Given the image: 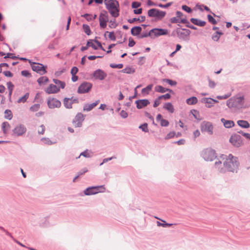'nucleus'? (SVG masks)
<instances>
[{"instance_id": "1", "label": "nucleus", "mask_w": 250, "mask_h": 250, "mask_svg": "<svg viewBox=\"0 0 250 250\" xmlns=\"http://www.w3.org/2000/svg\"><path fill=\"white\" fill-rule=\"evenodd\" d=\"M220 158L224 159L225 161L223 163V166L225 171L227 170L231 172H237L239 166V162L238 158L233 156L231 154H229L228 156L222 155Z\"/></svg>"}, {"instance_id": "2", "label": "nucleus", "mask_w": 250, "mask_h": 250, "mask_svg": "<svg viewBox=\"0 0 250 250\" xmlns=\"http://www.w3.org/2000/svg\"><path fill=\"white\" fill-rule=\"evenodd\" d=\"M104 4L112 17L116 18L119 15V3L116 0H104Z\"/></svg>"}, {"instance_id": "3", "label": "nucleus", "mask_w": 250, "mask_h": 250, "mask_svg": "<svg viewBox=\"0 0 250 250\" xmlns=\"http://www.w3.org/2000/svg\"><path fill=\"white\" fill-rule=\"evenodd\" d=\"M202 156L207 161H212L217 157L215 151L211 148H207L204 150Z\"/></svg>"}, {"instance_id": "4", "label": "nucleus", "mask_w": 250, "mask_h": 250, "mask_svg": "<svg viewBox=\"0 0 250 250\" xmlns=\"http://www.w3.org/2000/svg\"><path fill=\"white\" fill-rule=\"evenodd\" d=\"M29 63L30 64L32 69L34 71H35L41 75L45 74L47 71L46 68L47 66H44L43 64L31 62L29 60Z\"/></svg>"}, {"instance_id": "5", "label": "nucleus", "mask_w": 250, "mask_h": 250, "mask_svg": "<svg viewBox=\"0 0 250 250\" xmlns=\"http://www.w3.org/2000/svg\"><path fill=\"white\" fill-rule=\"evenodd\" d=\"M105 189L103 186L92 187L86 188L84 191V193L86 195H93L99 192H103L105 191Z\"/></svg>"}, {"instance_id": "6", "label": "nucleus", "mask_w": 250, "mask_h": 250, "mask_svg": "<svg viewBox=\"0 0 250 250\" xmlns=\"http://www.w3.org/2000/svg\"><path fill=\"white\" fill-rule=\"evenodd\" d=\"M148 16L150 17H154L157 20H161L166 15V12L157 9H151L148 11Z\"/></svg>"}, {"instance_id": "7", "label": "nucleus", "mask_w": 250, "mask_h": 250, "mask_svg": "<svg viewBox=\"0 0 250 250\" xmlns=\"http://www.w3.org/2000/svg\"><path fill=\"white\" fill-rule=\"evenodd\" d=\"M27 129L25 126L22 124L17 125L13 130V135L16 136H22L25 133Z\"/></svg>"}, {"instance_id": "8", "label": "nucleus", "mask_w": 250, "mask_h": 250, "mask_svg": "<svg viewBox=\"0 0 250 250\" xmlns=\"http://www.w3.org/2000/svg\"><path fill=\"white\" fill-rule=\"evenodd\" d=\"M229 141L235 147H239L243 144L242 137L238 134L232 135L229 139Z\"/></svg>"}, {"instance_id": "9", "label": "nucleus", "mask_w": 250, "mask_h": 250, "mask_svg": "<svg viewBox=\"0 0 250 250\" xmlns=\"http://www.w3.org/2000/svg\"><path fill=\"white\" fill-rule=\"evenodd\" d=\"M168 32L167 29L161 28H154L149 32V36L158 37L162 35H166Z\"/></svg>"}, {"instance_id": "10", "label": "nucleus", "mask_w": 250, "mask_h": 250, "mask_svg": "<svg viewBox=\"0 0 250 250\" xmlns=\"http://www.w3.org/2000/svg\"><path fill=\"white\" fill-rule=\"evenodd\" d=\"M108 21V16L107 13L106 11L101 13L99 16V22L101 28H105Z\"/></svg>"}, {"instance_id": "11", "label": "nucleus", "mask_w": 250, "mask_h": 250, "mask_svg": "<svg viewBox=\"0 0 250 250\" xmlns=\"http://www.w3.org/2000/svg\"><path fill=\"white\" fill-rule=\"evenodd\" d=\"M92 84L90 83L84 82L79 87L78 92L79 93H85L89 92L92 88Z\"/></svg>"}, {"instance_id": "12", "label": "nucleus", "mask_w": 250, "mask_h": 250, "mask_svg": "<svg viewBox=\"0 0 250 250\" xmlns=\"http://www.w3.org/2000/svg\"><path fill=\"white\" fill-rule=\"evenodd\" d=\"M213 127L212 124L208 122H204L201 125V130L202 132H208L209 134L213 133Z\"/></svg>"}, {"instance_id": "13", "label": "nucleus", "mask_w": 250, "mask_h": 250, "mask_svg": "<svg viewBox=\"0 0 250 250\" xmlns=\"http://www.w3.org/2000/svg\"><path fill=\"white\" fill-rule=\"evenodd\" d=\"M93 77L96 80H103L107 76L106 73L101 69H97L95 70L93 74Z\"/></svg>"}, {"instance_id": "14", "label": "nucleus", "mask_w": 250, "mask_h": 250, "mask_svg": "<svg viewBox=\"0 0 250 250\" xmlns=\"http://www.w3.org/2000/svg\"><path fill=\"white\" fill-rule=\"evenodd\" d=\"M47 104L50 108H58L61 105V102L55 98H49L48 100Z\"/></svg>"}, {"instance_id": "15", "label": "nucleus", "mask_w": 250, "mask_h": 250, "mask_svg": "<svg viewBox=\"0 0 250 250\" xmlns=\"http://www.w3.org/2000/svg\"><path fill=\"white\" fill-rule=\"evenodd\" d=\"M45 91L48 94L56 93L60 91V87L56 85L50 84Z\"/></svg>"}, {"instance_id": "16", "label": "nucleus", "mask_w": 250, "mask_h": 250, "mask_svg": "<svg viewBox=\"0 0 250 250\" xmlns=\"http://www.w3.org/2000/svg\"><path fill=\"white\" fill-rule=\"evenodd\" d=\"M83 114L79 113L77 114L73 121V124L75 126H79L81 125V123L83 121Z\"/></svg>"}, {"instance_id": "17", "label": "nucleus", "mask_w": 250, "mask_h": 250, "mask_svg": "<svg viewBox=\"0 0 250 250\" xmlns=\"http://www.w3.org/2000/svg\"><path fill=\"white\" fill-rule=\"evenodd\" d=\"M149 103V101L146 99L140 100L136 101L137 108L138 109H141L147 106Z\"/></svg>"}, {"instance_id": "18", "label": "nucleus", "mask_w": 250, "mask_h": 250, "mask_svg": "<svg viewBox=\"0 0 250 250\" xmlns=\"http://www.w3.org/2000/svg\"><path fill=\"white\" fill-rule=\"evenodd\" d=\"M74 102L78 103L77 100H73L72 99L65 98L63 101V104L65 107L67 108H71L72 104Z\"/></svg>"}, {"instance_id": "19", "label": "nucleus", "mask_w": 250, "mask_h": 250, "mask_svg": "<svg viewBox=\"0 0 250 250\" xmlns=\"http://www.w3.org/2000/svg\"><path fill=\"white\" fill-rule=\"evenodd\" d=\"M202 102L206 104V106L208 107H210L213 105V104L217 102V101L213 100L212 98H204L202 99Z\"/></svg>"}, {"instance_id": "20", "label": "nucleus", "mask_w": 250, "mask_h": 250, "mask_svg": "<svg viewBox=\"0 0 250 250\" xmlns=\"http://www.w3.org/2000/svg\"><path fill=\"white\" fill-rule=\"evenodd\" d=\"M156 120L158 122H160L161 126H167L169 125L168 121L164 119L162 116L160 114L157 115L156 117Z\"/></svg>"}, {"instance_id": "21", "label": "nucleus", "mask_w": 250, "mask_h": 250, "mask_svg": "<svg viewBox=\"0 0 250 250\" xmlns=\"http://www.w3.org/2000/svg\"><path fill=\"white\" fill-rule=\"evenodd\" d=\"M99 103V100H97L95 103L91 104H86L83 106V110L89 111L92 110Z\"/></svg>"}, {"instance_id": "22", "label": "nucleus", "mask_w": 250, "mask_h": 250, "mask_svg": "<svg viewBox=\"0 0 250 250\" xmlns=\"http://www.w3.org/2000/svg\"><path fill=\"white\" fill-rule=\"evenodd\" d=\"M221 122L226 128H230L234 125V123L231 120H226L225 119L222 118L221 119Z\"/></svg>"}, {"instance_id": "23", "label": "nucleus", "mask_w": 250, "mask_h": 250, "mask_svg": "<svg viewBox=\"0 0 250 250\" xmlns=\"http://www.w3.org/2000/svg\"><path fill=\"white\" fill-rule=\"evenodd\" d=\"M191 22L195 25L202 27L206 25V21L200 20L197 19L191 18L190 19Z\"/></svg>"}, {"instance_id": "24", "label": "nucleus", "mask_w": 250, "mask_h": 250, "mask_svg": "<svg viewBox=\"0 0 250 250\" xmlns=\"http://www.w3.org/2000/svg\"><path fill=\"white\" fill-rule=\"evenodd\" d=\"M10 125L8 122H3L1 125V129L2 130L3 134L5 135H7L9 129H10Z\"/></svg>"}, {"instance_id": "25", "label": "nucleus", "mask_w": 250, "mask_h": 250, "mask_svg": "<svg viewBox=\"0 0 250 250\" xmlns=\"http://www.w3.org/2000/svg\"><path fill=\"white\" fill-rule=\"evenodd\" d=\"M163 107L170 113H173L174 112L173 105L170 103H167L165 104Z\"/></svg>"}, {"instance_id": "26", "label": "nucleus", "mask_w": 250, "mask_h": 250, "mask_svg": "<svg viewBox=\"0 0 250 250\" xmlns=\"http://www.w3.org/2000/svg\"><path fill=\"white\" fill-rule=\"evenodd\" d=\"M153 87V84H150L148 85L146 87L142 89L141 93L143 96H146L149 94Z\"/></svg>"}, {"instance_id": "27", "label": "nucleus", "mask_w": 250, "mask_h": 250, "mask_svg": "<svg viewBox=\"0 0 250 250\" xmlns=\"http://www.w3.org/2000/svg\"><path fill=\"white\" fill-rule=\"evenodd\" d=\"M214 166L215 168L217 169L220 172L223 173L225 172V168L222 167L223 165L221 161L218 160L216 161L214 164Z\"/></svg>"}, {"instance_id": "28", "label": "nucleus", "mask_w": 250, "mask_h": 250, "mask_svg": "<svg viewBox=\"0 0 250 250\" xmlns=\"http://www.w3.org/2000/svg\"><path fill=\"white\" fill-rule=\"evenodd\" d=\"M142 28L140 26H135L131 30V34L133 36H137L140 34Z\"/></svg>"}, {"instance_id": "29", "label": "nucleus", "mask_w": 250, "mask_h": 250, "mask_svg": "<svg viewBox=\"0 0 250 250\" xmlns=\"http://www.w3.org/2000/svg\"><path fill=\"white\" fill-rule=\"evenodd\" d=\"M237 124L241 127L244 128H248L250 127L249 123L245 120H239L237 121Z\"/></svg>"}, {"instance_id": "30", "label": "nucleus", "mask_w": 250, "mask_h": 250, "mask_svg": "<svg viewBox=\"0 0 250 250\" xmlns=\"http://www.w3.org/2000/svg\"><path fill=\"white\" fill-rule=\"evenodd\" d=\"M176 15L178 18H179L181 19L180 22L182 23H188V21L186 19V18L185 17H183V14L180 12V11H177L176 12Z\"/></svg>"}, {"instance_id": "31", "label": "nucleus", "mask_w": 250, "mask_h": 250, "mask_svg": "<svg viewBox=\"0 0 250 250\" xmlns=\"http://www.w3.org/2000/svg\"><path fill=\"white\" fill-rule=\"evenodd\" d=\"M198 102V100L195 97H192L187 100V103L189 105H193L196 104Z\"/></svg>"}, {"instance_id": "32", "label": "nucleus", "mask_w": 250, "mask_h": 250, "mask_svg": "<svg viewBox=\"0 0 250 250\" xmlns=\"http://www.w3.org/2000/svg\"><path fill=\"white\" fill-rule=\"evenodd\" d=\"M155 90L156 92H160V93H165V92H166L167 91H171V90H170L168 89H166V88L163 87V86H162L161 85H157V86H156L155 87Z\"/></svg>"}, {"instance_id": "33", "label": "nucleus", "mask_w": 250, "mask_h": 250, "mask_svg": "<svg viewBox=\"0 0 250 250\" xmlns=\"http://www.w3.org/2000/svg\"><path fill=\"white\" fill-rule=\"evenodd\" d=\"M37 82L40 85H42L47 83L48 82V79L46 76H42L39 78L38 79Z\"/></svg>"}, {"instance_id": "34", "label": "nucleus", "mask_w": 250, "mask_h": 250, "mask_svg": "<svg viewBox=\"0 0 250 250\" xmlns=\"http://www.w3.org/2000/svg\"><path fill=\"white\" fill-rule=\"evenodd\" d=\"M122 72L124 73L132 74L135 72V69L130 66H127L122 70Z\"/></svg>"}, {"instance_id": "35", "label": "nucleus", "mask_w": 250, "mask_h": 250, "mask_svg": "<svg viewBox=\"0 0 250 250\" xmlns=\"http://www.w3.org/2000/svg\"><path fill=\"white\" fill-rule=\"evenodd\" d=\"M13 115L11 110L7 109L4 112V118L8 120H11Z\"/></svg>"}, {"instance_id": "36", "label": "nucleus", "mask_w": 250, "mask_h": 250, "mask_svg": "<svg viewBox=\"0 0 250 250\" xmlns=\"http://www.w3.org/2000/svg\"><path fill=\"white\" fill-rule=\"evenodd\" d=\"M6 85L9 90V96L11 97L14 88V85L10 82L7 83Z\"/></svg>"}, {"instance_id": "37", "label": "nucleus", "mask_w": 250, "mask_h": 250, "mask_svg": "<svg viewBox=\"0 0 250 250\" xmlns=\"http://www.w3.org/2000/svg\"><path fill=\"white\" fill-rule=\"evenodd\" d=\"M83 29L84 32L87 35H90L91 34V30L89 26L87 24H83Z\"/></svg>"}, {"instance_id": "38", "label": "nucleus", "mask_w": 250, "mask_h": 250, "mask_svg": "<svg viewBox=\"0 0 250 250\" xmlns=\"http://www.w3.org/2000/svg\"><path fill=\"white\" fill-rule=\"evenodd\" d=\"M82 16L85 18L87 21H90L92 20L93 19H96V18L97 17L96 15H94V16H92V15L88 14H84V15H82Z\"/></svg>"}, {"instance_id": "39", "label": "nucleus", "mask_w": 250, "mask_h": 250, "mask_svg": "<svg viewBox=\"0 0 250 250\" xmlns=\"http://www.w3.org/2000/svg\"><path fill=\"white\" fill-rule=\"evenodd\" d=\"M53 82L56 84L59 85L60 88H64L65 86V83L64 82H62L60 80L54 79Z\"/></svg>"}, {"instance_id": "40", "label": "nucleus", "mask_w": 250, "mask_h": 250, "mask_svg": "<svg viewBox=\"0 0 250 250\" xmlns=\"http://www.w3.org/2000/svg\"><path fill=\"white\" fill-rule=\"evenodd\" d=\"M106 34H108V38L112 41H115L116 37L115 36L114 33L113 32H109L106 31L104 33V36H106Z\"/></svg>"}, {"instance_id": "41", "label": "nucleus", "mask_w": 250, "mask_h": 250, "mask_svg": "<svg viewBox=\"0 0 250 250\" xmlns=\"http://www.w3.org/2000/svg\"><path fill=\"white\" fill-rule=\"evenodd\" d=\"M87 45L88 47H92L94 50L98 49V47L93 43V40H90L88 41Z\"/></svg>"}, {"instance_id": "42", "label": "nucleus", "mask_w": 250, "mask_h": 250, "mask_svg": "<svg viewBox=\"0 0 250 250\" xmlns=\"http://www.w3.org/2000/svg\"><path fill=\"white\" fill-rule=\"evenodd\" d=\"M40 107L39 104H35L30 108V110L32 112L37 111Z\"/></svg>"}, {"instance_id": "43", "label": "nucleus", "mask_w": 250, "mask_h": 250, "mask_svg": "<svg viewBox=\"0 0 250 250\" xmlns=\"http://www.w3.org/2000/svg\"><path fill=\"white\" fill-rule=\"evenodd\" d=\"M29 94L26 93L23 96L20 98L18 100V103H24L28 98Z\"/></svg>"}, {"instance_id": "44", "label": "nucleus", "mask_w": 250, "mask_h": 250, "mask_svg": "<svg viewBox=\"0 0 250 250\" xmlns=\"http://www.w3.org/2000/svg\"><path fill=\"white\" fill-rule=\"evenodd\" d=\"M222 35V33L219 32H216V35L212 36V39L215 41H218L220 38V36Z\"/></svg>"}, {"instance_id": "45", "label": "nucleus", "mask_w": 250, "mask_h": 250, "mask_svg": "<svg viewBox=\"0 0 250 250\" xmlns=\"http://www.w3.org/2000/svg\"><path fill=\"white\" fill-rule=\"evenodd\" d=\"M45 126L43 125L40 126L38 129V133L40 134H43L45 131Z\"/></svg>"}, {"instance_id": "46", "label": "nucleus", "mask_w": 250, "mask_h": 250, "mask_svg": "<svg viewBox=\"0 0 250 250\" xmlns=\"http://www.w3.org/2000/svg\"><path fill=\"white\" fill-rule=\"evenodd\" d=\"M139 128L144 132H147L148 131V129L147 128V124L146 123L141 125L139 126Z\"/></svg>"}, {"instance_id": "47", "label": "nucleus", "mask_w": 250, "mask_h": 250, "mask_svg": "<svg viewBox=\"0 0 250 250\" xmlns=\"http://www.w3.org/2000/svg\"><path fill=\"white\" fill-rule=\"evenodd\" d=\"M110 67L113 68H119L121 69L123 67V64H114V63H111L110 64Z\"/></svg>"}, {"instance_id": "48", "label": "nucleus", "mask_w": 250, "mask_h": 250, "mask_svg": "<svg viewBox=\"0 0 250 250\" xmlns=\"http://www.w3.org/2000/svg\"><path fill=\"white\" fill-rule=\"evenodd\" d=\"M65 71H66V69L63 68L56 71L55 73V75L56 77H59V76H61L62 73L65 72Z\"/></svg>"}, {"instance_id": "49", "label": "nucleus", "mask_w": 250, "mask_h": 250, "mask_svg": "<svg viewBox=\"0 0 250 250\" xmlns=\"http://www.w3.org/2000/svg\"><path fill=\"white\" fill-rule=\"evenodd\" d=\"M175 135V132H174V131L170 132L167 135V136L165 137V139L168 140L170 138H173Z\"/></svg>"}, {"instance_id": "50", "label": "nucleus", "mask_w": 250, "mask_h": 250, "mask_svg": "<svg viewBox=\"0 0 250 250\" xmlns=\"http://www.w3.org/2000/svg\"><path fill=\"white\" fill-rule=\"evenodd\" d=\"M117 25V24L115 20H114L113 21L111 20L109 22V26L111 28H115Z\"/></svg>"}, {"instance_id": "51", "label": "nucleus", "mask_w": 250, "mask_h": 250, "mask_svg": "<svg viewBox=\"0 0 250 250\" xmlns=\"http://www.w3.org/2000/svg\"><path fill=\"white\" fill-rule=\"evenodd\" d=\"M21 74L22 76L26 77H31V74L27 70H23L21 72Z\"/></svg>"}, {"instance_id": "52", "label": "nucleus", "mask_w": 250, "mask_h": 250, "mask_svg": "<svg viewBox=\"0 0 250 250\" xmlns=\"http://www.w3.org/2000/svg\"><path fill=\"white\" fill-rule=\"evenodd\" d=\"M208 21L210 22H211V23H212L213 24H216L217 22H216V20L211 15H208Z\"/></svg>"}, {"instance_id": "53", "label": "nucleus", "mask_w": 250, "mask_h": 250, "mask_svg": "<svg viewBox=\"0 0 250 250\" xmlns=\"http://www.w3.org/2000/svg\"><path fill=\"white\" fill-rule=\"evenodd\" d=\"M163 81L171 85H175L177 83L175 81H173L169 79H164Z\"/></svg>"}, {"instance_id": "54", "label": "nucleus", "mask_w": 250, "mask_h": 250, "mask_svg": "<svg viewBox=\"0 0 250 250\" xmlns=\"http://www.w3.org/2000/svg\"><path fill=\"white\" fill-rule=\"evenodd\" d=\"M170 95L167 93V94H166L165 95H162V96H160L159 97V99H164L165 100H167V99H169L170 98Z\"/></svg>"}, {"instance_id": "55", "label": "nucleus", "mask_w": 250, "mask_h": 250, "mask_svg": "<svg viewBox=\"0 0 250 250\" xmlns=\"http://www.w3.org/2000/svg\"><path fill=\"white\" fill-rule=\"evenodd\" d=\"M182 8L183 10L188 13H191L192 12L191 8L186 5H183Z\"/></svg>"}, {"instance_id": "56", "label": "nucleus", "mask_w": 250, "mask_h": 250, "mask_svg": "<svg viewBox=\"0 0 250 250\" xmlns=\"http://www.w3.org/2000/svg\"><path fill=\"white\" fill-rule=\"evenodd\" d=\"M182 31L180 32L181 34H184L185 35H189L190 31L189 30L186 29H182ZM178 33H180V32L178 31Z\"/></svg>"}, {"instance_id": "57", "label": "nucleus", "mask_w": 250, "mask_h": 250, "mask_svg": "<svg viewBox=\"0 0 250 250\" xmlns=\"http://www.w3.org/2000/svg\"><path fill=\"white\" fill-rule=\"evenodd\" d=\"M78 71V68L77 67H73L71 70V74L72 75H76Z\"/></svg>"}, {"instance_id": "58", "label": "nucleus", "mask_w": 250, "mask_h": 250, "mask_svg": "<svg viewBox=\"0 0 250 250\" xmlns=\"http://www.w3.org/2000/svg\"><path fill=\"white\" fill-rule=\"evenodd\" d=\"M160 99H159V98L158 97L157 99L155 100L154 101L153 106L154 107H157L160 104Z\"/></svg>"}, {"instance_id": "59", "label": "nucleus", "mask_w": 250, "mask_h": 250, "mask_svg": "<svg viewBox=\"0 0 250 250\" xmlns=\"http://www.w3.org/2000/svg\"><path fill=\"white\" fill-rule=\"evenodd\" d=\"M3 74L6 77H12L13 76V74L9 71H4Z\"/></svg>"}, {"instance_id": "60", "label": "nucleus", "mask_w": 250, "mask_h": 250, "mask_svg": "<svg viewBox=\"0 0 250 250\" xmlns=\"http://www.w3.org/2000/svg\"><path fill=\"white\" fill-rule=\"evenodd\" d=\"M141 4L138 2H133L132 3V7L133 8H137L140 6Z\"/></svg>"}, {"instance_id": "61", "label": "nucleus", "mask_w": 250, "mask_h": 250, "mask_svg": "<svg viewBox=\"0 0 250 250\" xmlns=\"http://www.w3.org/2000/svg\"><path fill=\"white\" fill-rule=\"evenodd\" d=\"M120 115L124 118H125L127 117L128 114L127 112L124 110H122L120 112Z\"/></svg>"}, {"instance_id": "62", "label": "nucleus", "mask_w": 250, "mask_h": 250, "mask_svg": "<svg viewBox=\"0 0 250 250\" xmlns=\"http://www.w3.org/2000/svg\"><path fill=\"white\" fill-rule=\"evenodd\" d=\"M135 42L134 41V40L131 38H129L128 46L129 47H132L135 45Z\"/></svg>"}, {"instance_id": "63", "label": "nucleus", "mask_w": 250, "mask_h": 250, "mask_svg": "<svg viewBox=\"0 0 250 250\" xmlns=\"http://www.w3.org/2000/svg\"><path fill=\"white\" fill-rule=\"evenodd\" d=\"M4 59L6 58H12V59H15L16 58V57L14 56L13 54L12 53H7L6 56L4 57Z\"/></svg>"}, {"instance_id": "64", "label": "nucleus", "mask_w": 250, "mask_h": 250, "mask_svg": "<svg viewBox=\"0 0 250 250\" xmlns=\"http://www.w3.org/2000/svg\"><path fill=\"white\" fill-rule=\"evenodd\" d=\"M80 156H83L85 157H89L90 154L88 151H85L81 153Z\"/></svg>"}]
</instances>
